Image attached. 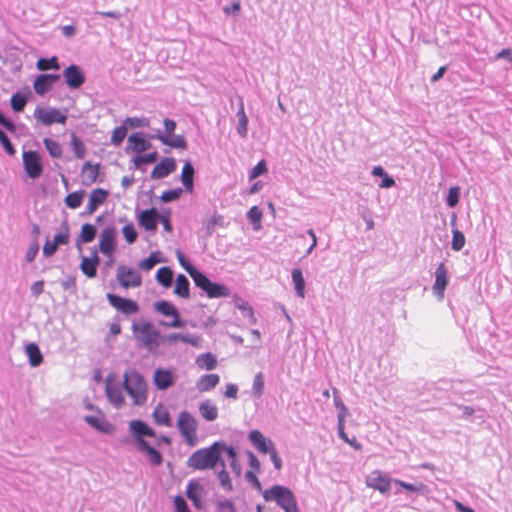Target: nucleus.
<instances>
[{"instance_id":"nucleus-1","label":"nucleus","mask_w":512,"mask_h":512,"mask_svg":"<svg viewBox=\"0 0 512 512\" xmlns=\"http://www.w3.org/2000/svg\"><path fill=\"white\" fill-rule=\"evenodd\" d=\"M134 339L140 347L154 351L160 345V332L153 323L147 320H135L131 326Z\"/></svg>"},{"instance_id":"nucleus-2","label":"nucleus","mask_w":512,"mask_h":512,"mask_svg":"<svg viewBox=\"0 0 512 512\" xmlns=\"http://www.w3.org/2000/svg\"><path fill=\"white\" fill-rule=\"evenodd\" d=\"M266 502H276L284 512H299L294 493L286 486L273 485L270 489L262 491Z\"/></svg>"},{"instance_id":"nucleus-3","label":"nucleus","mask_w":512,"mask_h":512,"mask_svg":"<svg viewBox=\"0 0 512 512\" xmlns=\"http://www.w3.org/2000/svg\"><path fill=\"white\" fill-rule=\"evenodd\" d=\"M123 387L135 405L141 406L147 401V384L136 370H127L123 375Z\"/></svg>"},{"instance_id":"nucleus-4","label":"nucleus","mask_w":512,"mask_h":512,"mask_svg":"<svg viewBox=\"0 0 512 512\" xmlns=\"http://www.w3.org/2000/svg\"><path fill=\"white\" fill-rule=\"evenodd\" d=\"M219 441L211 446L195 451L187 461V466L195 470L212 469L219 463Z\"/></svg>"},{"instance_id":"nucleus-5","label":"nucleus","mask_w":512,"mask_h":512,"mask_svg":"<svg viewBox=\"0 0 512 512\" xmlns=\"http://www.w3.org/2000/svg\"><path fill=\"white\" fill-rule=\"evenodd\" d=\"M248 439L258 452L270 455V459L273 462L274 468L276 470H280L282 468V460L278 456L275 444L271 439L266 438L258 430L250 431L248 434Z\"/></svg>"},{"instance_id":"nucleus-6","label":"nucleus","mask_w":512,"mask_h":512,"mask_svg":"<svg viewBox=\"0 0 512 512\" xmlns=\"http://www.w3.org/2000/svg\"><path fill=\"white\" fill-rule=\"evenodd\" d=\"M195 285L203 290L209 298H222L230 295V290L225 285L212 282L204 273L200 272L193 279Z\"/></svg>"},{"instance_id":"nucleus-7","label":"nucleus","mask_w":512,"mask_h":512,"mask_svg":"<svg viewBox=\"0 0 512 512\" xmlns=\"http://www.w3.org/2000/svg\"><path fill=\"white\" fill-rule=\"evenodd\" d=\"M178 429L189 445L195 444L197 422L187 411L180 412L177 421Z\"/></svg>"},{"instance_id":"nucleus-8","label":"nucleus","mask_w":512,"mask_h":512,"mask_svg":"<svg viewBox=\"0 0 512 512\" xmlns=\"http://www.w3.org/2000/svg\"><path fill=\"white\" fill-rule=\"evenodd\" d=\"M153 308L156 312L164 315L173 317L170 322L162 321L161 325L171 328H182L184 327V321L180 319V314L177 308L169 301L160 300L153 304Z\"/></svg>"},{"instance_id":"nucleus-9","label":"nucleus","mask_w":512,"mask_h":512,"mask_svg":"<svg viewBox=\"0 0 512 512\" xmlns=\"http://www.w3.org/2000/svg\"><path fill=\"white\" fill-rule=\"evenodd\" d=\"M34 118L47 126L53 123L64 124L67 119L66 115L57 108H44L40 106L36 107Z\"/></svg>"},{"instance_id":"nucleus-10","label":"nucleus","mask_w":512,"mask_h":512,"mask_svg":"<svg viewBox=\"0 0 512 512\" xmlns=\"http://www.w3.org/2000/svg\"><path fill=\"white\" fill-rule=\"evenodd\" d=\"M117 280L123 288L139 287L142 284V276L138 271L124 265L117 268Z\"/></svg>"},{"instance_id":"nucleus-11","label":"nucleus","mask_w":512,"mask_h":512,"mask_svg":"<svg viewBox=\"0 0 512 512\" xmlns=\"http://www.w3.org/2000/svg\"><path fill=\"white\" fill-rule=\"evenodd\" d=\"M23 166L25 172L31 179L39 178L43 172L41 158L36 151L23 152Z\"/></svg>"},{"instance_id":"nucleus-12","label":"nucleus","mask_w":512,"mask_h":512,"mask_svg":"<svg viewBox=\"0 0 512 512\" xmlns=\"http://www.w3.org/2000/svg\"><path fill=\"white\" fill-rule=\"evenodd\" d=\"M113 376L109 375L106 379V396L109 399V401L114 405L116 408H120L123 406L125 399L123 395V383L120 382H114Z\"/></svg>"},{"instance_id":"nucleus-13","label":"nucleus","mask_w":512,"mask_h":512,"mask_svg":"<svg viewBox=\"0 0 512 512\" xmlns=\"http://www.w3.org/2000/svg\"><path fill=\"white\" fill-rule=\"evenodd\" d=\"M392 479L385 473L375 470L366 477V485L380 493L385 494L391 488Z\"/></svg>"},{"instance_id":"nucleus-14","label":"nucleus","mask_w":512,"mask_h":512,"mask_svg":"<svg viewBox=\"0 0 512 512\" xmlns=\"http://www.w3.org/2000/svg\"><path fill=\"white\" fill-rule=\"evenodd\" d=\"M107 300L112 307L125 315L135 314L139 310V306L135 301L122 298L116 294L108 293Z\"/></svg>"},{"instance_id":"nucleus-15","label":"nucleus","mask_w":512,"mask_h":512,"mask_svg":"<svg viewBox=\"0 0 512 512\" xmlns=\"http://www.w3.org/2000/svg\"><path fill=\"white\" fill-rule=\"evenodd\" d=\"M63 77L66 85L70 89H79L85 83V74L82 69L75 64L69 65L63 71Z\"/></svg>"},{"instance_id":"nucleus-16","label":"nucleus","mask_w":512,"mask_h":512,"mask_svg":"<svg viewBox=\"0 0 512 512\" xmlns=\"http://www.w3.org/2000/svg\"><path fill=\"white\" fill-rule=\"evenodd\" d=\"M116 233L115 227H105L100 234L99 249L107 256H111L116 248Z\"/></svg>"},{"instance_id":"nucleus-17","label":"nucleus","mask_w":512,"mask_h":512,"mask_svg":"<svg viewBox=\"0 0 512 512\" xmlns=\"http://www.w3.org/2000/svg\"><path fill=\"white\" fill-rule=\"evenodd\" d=\"M176 379L177 376L172 370L157 368L154 371L153 383L158 390H167L174 385Z\"/></svg>"},{"instance_id":"nucleus-18","label":"nucleus","mask_w":512,"mask_h":512,"mask_svg":"<svg viewBox=\"0 0 512 512\" xmlns=\"http://www.w3.org/2000/svg\"><path fill=\"white\" fill-rule=\"evenodd\" d=\"M129 430L137 443L140 446L141 441H146L144 437H155V431L149 427L142 420H132L129 422Z\"/></svg>"},{"instance_id":"nucleus-19","label":"nucleus","mask_w":512,"mask_h":512,"mask_svg":"<svg viewBox=\"0 0 512 512\" xmlns=\"http://www.w3.org/2000/svg\"><path fill=\"white\" fill-rule=\"evenodd\" d=\"M448 284V271L445 264L442 262L435 270V282L433 284V292L439 298L443 299L444 291Z\"/></svg>"},{"instance_id":"nucleus-20","label":"nucleus","mask_w":512,"mask_h":512,"mask_svg":"<svg viewBox=\"0 0 512 512\" xmlns=\"http://www.w3.org/2000/svg\"><path fill=\"white\" fill-rule=\"evenodd\" d=\"M59 79V74H40L34 80L33 88L36 94L43 96L51 89L52 85Z\"/></svg>"},{"instance_id":"nucleus-21","label":"nucleus","mask_w":512,"mask_h":512,"mask_svg":"<svg viewBox=\"0 0 512 512\" xmlns=\"http://www.w3.org/2000/svg\"><path fill=\"white\" fill-rule=\"evenodd\" d=\"M151 143L146 140L142 133H132L127 139L126 152L142 153L150 149Z\"/></svg>"},{"instance_id":"nucleus-22","label":"nucleus","mask_w":512,"mask_h":512,"mask_svg":"<svg viewBox=\"0 0 512 512\" xmlns=\"http://www.w3.org/2000/svg\"><path fill=\"white\" fill-rule=\"evenodd\" d=\"M175 169V160L173 158L166 157L155 165L150 176L152 179H162L174 172Z\"/></svg>"},{"instance_id":"nucleus-23","label":"nucleus","mask_w":512,"mask_h":512,"mask_svg":"<svg viewBox=\"0 0 512 512\" xmlns=\"http://www.w3.org/2000/svg\"><path fill=\"white\" fill-rule=\"evenodd\" d=\"M462 414L460 418L470 420L472 422L483 423L486 417V410L481 407L474 408L472 406L454 404Z\"/></svg>"},{"instance_id":"nucleus-24","label":"nucleus","mask_w":512,"mask_h":512,"mask_svg":"<svg viewBox=\"0 0 512 512\" xmlns=\"http://www.w3.org/2000/svg\"><path fill=\"white\" fill-rule=\"evenodd\" d=\"M159 213L155 208L144 210L140 213L138 222L147 231H155L157 229Z\"/></svg>"},{"instance_id":"nucleus-25","label":"nucleus","mask_w":512,"mask_h":512,"mask_svg":"<svg viewBox=\"0 0 512 512\" xmlns=\"http://www.w3.org/2000/svg\"><path fill=\"white\" fill-rule=\"evenodd\" d=\"M107 197L108 191L101 188L94 189L89 196L85 214L92 215L106 201Z\"/></svg>"},{"instance_id":"nucleus-26","label":"nucleus","mask_w":512,"mask_h":512,"mask_svg":"<svg viewBox=\"0 0 512 512\" xmlns=\"http://www.w3.org/2000/svg\"><path fill=\"white\" fill-rule=\"evenodd\" d=\"M202 224L206 230V234L211 236L216 227H224V217L220 215L216 210H213L210 215H206L202 221Z\"/></svg>"},{"instance_id":"nucleus-27","label":"nucleus","mask_w":512,"mask_h":512,"mask_svg":"<svg viewBox=\"0 0 512 512\" xmlns=\"http://www.w3.org/2000/svg\"><path fill=\"white\" fill-rule=\"evenodd\" d=\"M99 257L94 251L92 257L83 256L81 259L80 269L88 278H94L97 274Z\"/></svg>"},{"instance_id":"nucleus-28","label":"nucleus","mask_w":512,"mask_h":512,"mask_svg":"<svg viewBox=\"0 0 512 512\" xmlns=\"http://www.w3.org/2000/svg\"><path fill=\"white\" fill-rule=\"evenodd\" d=\"M137 450L141 453H144L153 466H159L163 461L161 453L150 446L147 441H141L140 446L137 447Z\"/></svg>"},{"instance_id":"nucleus-29","label":"nucleus","mask_w":512,"mask_h":512,"mask_svg":"<svg viewBox=\"0 0 512 512\" xmlns=\"http://www.w3.org/2000/svg\"><path fill=\"white\" fill-rule=\"evenodd\" d=\"M84 421L99 432L105 434H111L113 432V425L103 418L86 415Z\"/></svg>"},{"instance_id":"nucleus-30","label":"nucleus","mask_w":512,"mask_h":512,"mask_svg":"<svg viewBox=\"0 0 512 512\" xmlns=\"http://www.w3.org/2000/svg\"><path fill=\"white\" fill-rule=\"evenodd\" d=\"M220 381V377L218 374H206L202 375L197 383L196 387L200 392H207L215 388Z\"/></svg>"},{"instance_id":"nucleus-31","label":"nucleus","mask_w":512,"mask_h":512,"mask_svg":"<svg viewBox=\"0 0 512 512\" xmlns=\"http://www.w3.org/2000/svg\"><path fill=\"white\" fill-rule=\"evenodd\" d=\"M202 490V486L195 480H190L187 484L186 496L189 500H191L195 507L201 508L202 500L200 491Z\"/></svg>"},{"instance_id":"nucleus-32","label":"nucleus","mask_w":512,"mask_h":512,"mask_svg":"<svg viewBox=\"0 0 512 512\" xmlns=\"http://www.w3.org/2000/svg\"><path fill=\"white\" fill-rule=\"evenodd\" d=\"M199 413L206 421H214L218 418V408L210 400L202 401L199 404Z\"/></svg>"},{"instance_id":"nucleus-33","label":"nucleus","mask_w":512,"mask_h":512,"mask_svg":"<svg viewBox=\"0 0 512 512\" xmlns=\"http://www.w3.org/2000/svg\"><path fill=\"white\" fill-rule=\"evenodd\" d=\"M237 117H238V126H237V133L242 137L245 138L247 136L248 131V117L244 110V102L242 97H239V108L237 111Z\"/></svg>"},{"instance_id":"nucleus-34","label":"nucleus","mask_w":512,"mask_h":512,"mask_svg":"<svg viewBox=\"0 0 512 512\" xmlns=\"http://www.w3.org/2000/svg\"><path fill=\"white\" fill-rule=\"evenodd\" d=\"M174 293L184 299H188L190 297V283L185 275L179 274L177 276Z\"/></svg>"},{"instance_id":"nucleus-35","label":"nucleus","mask_w":512,"mask_h":512,"mask_svg":"<svg viewBox=\"0 0 512 512\" xmlns=\"http://www.w3.org/2000/svg\"><path fill=\"white\" fill-rule=\"evenodd\" d=\"M194 167L190 162H186L181 173V181L188 192H192L194 188Z\"/></svg>"},{"instance_id":"nucleus-36","label":"nucleus","mask_w":512,"mask_h":512,"mask_svg":"<svg viewBox=\"0 0 512 512\" xmlns=\"http://www.w3.org/2000/svg\"><path fill=\"white\" fill-rule=\"evenodd\" d=\"M25 351L32 367H37L42 363L43 356L37 344L29 343L26 345Z\"/></svg>"},{"instance_id":"nucleus-37","label":"nucleus","mask_w":512,"mask_h":512,"mask_svg":"<svg viewBox=\"0 0 512 512\" xmlns=\"http://www.w3.org/2000/svg\"><path fill=\"white\" fill-rule=\"evenodd\" d=\"M153 419L156 424L171 427L172 420L169 412L162 405H158L153 411Z\"/></svg>"},{"instance_id":"nucleus-38","label":"nucleus","mask_w":512,"mask_h":512,"mask_svg":"<svg viewBox=\"0 0 512 512\" xmlns=\"http://www.w3.org/2000/svg\"><path fill=\"white\" fill-rule=\"evenodd\" d=\"M97 230L92 224H83L81 227V233L77 239V246L80 248L82 243H90L95 239Z\"/></svg>"},{"instance_id":"nucleus-39","label":"nucleus","mask_w":512,"mask_h":512,"mask_svg":"<svg viewBox=\"0 0 512 512\" xmlns=\"http://www.w3.org/2000/svg\"><path fill=\"white\" fill-rule=\"evenodd\" d=\"M292 281L294 284L297 296L304 298L305 296V280L301 269L295 268L291 273Z\"/></svg>"},{"instance_id":"nucleus-40","label":"nucleus","mask_w":512,"mask_h":512,"mask_svg":"<svg viewBox=\"0 0 512 512\" xmlns=\"http://www.w3.org/2000/svg\"><path fill=\"white\" fill-rule=\"evenodd\" d=\"M70 239V228L67 220H64L61 223L59 228V232L54 235L53 243L58 247L59 245H65L69 242Z\"/></svg>"},{"instance_id":"nucleus-41","label":"nucleus","mask_w":512,"mask_h":512,"mask_svg":"<svg viewBox=\"0 0 512 512\" xmlns=\"http://www.w3.org/2000/svg\"><path fill=\"white\" fill-rule=\"evenodd\" d=\"M163 144L168 145L173 148L186 149L187 142L184 136L182 135H174L172 138H169L165 135H158L157 137Z\"/></svg>"},{"instance_id":"nucleus-42","label":"nucleus","mask_w":512,"mask_h":512,"mask_svg":"<svg viewBox=\"0 0 512 512\" xmlns=\"http://www.w3.org/2000/svg\"><path fill=\"white\" fill-rule=\"evenodd\" d=\"M156 280L165 288H169L173 281V271L169 267H161L156 273Z\"/></svg>"},{"instance_id":"nucleus-43","label":"nucleus","mask_w":512,"mask_h":512,"mask_svg":"<svg viewBox=\"0 0 512 512\" xmlns=\"http://www.w3.org/2000/svg\"><path fill=\"white\" fill-rule=\"evenodd\" d=\"M84 196V190L69 193L65 198V204L71 209H76L81 206Z\"/></svg>"},{"instance_id":"nucleus-44","label":"nucleus","mask_w":512,"mask_h":512,"mask_svg":"<svg viewBox=\"0 0 512 512\" xmlns=\"http://www.w3.org/2000/svg\"><path fill=\"white\" fill-rule=\"evenodd\" d=\"M36 67L40 71H46L49 69H54V70L60 69L58 58L56 56H52L49 59L40 58L36 63Z\"/></svg>"},{"instance_id":"nucleus-45","label":"nucleus","mask_w":512,"mask_h":512,"mask_svg":"<svg viewBox=\"0 0 512 512\" xmlns=\"http://www.w3.org/2000/svg\"><path fill=\"white\" fill-rule=\"evenodd\" d=\"M176 257L179 261V264L185 269V271L191 276L192 279L196 277L200 271L197 270L185 257V255L180 251H176Z\"/></svg>"},{"instance_id":"nucleus-46","label":"nucleus","mask_w":512,"mask_h":512,"mask_svg":"<svg viewBox=\"0 0 512 512\" xmlns=\"http://www.w3.org/2000/svg\"><path fill=\"white\" fill-rule=\"evenodd\" d=\"M197 364L201 368L213 370L216 367L217 361L214 355L211 353H205L198 356Z\"/></svg>"},{"instance_id":"nucleus-47","label":"nucleus","mask_w":512,"mask_h":512,"mask_svg":"<svg viewBox=\"0 0 512 512\" xmlns=\"http://www.w3.org/2000/svg\"><path fill=\"white\" fill-rule=\"evenodd\" d=\"M262 216L263 213L257 206H252L247 212V219L253 225L255 230L260 229Z\"/></svg>"},{"instance_id":"nucleus-48","label":"nucleus","mask_w":512,"mask_h":512,"mask_svg":"<svg viewBox=\"0 0 512 512\" xmlns=\"http://www.w3.org/2000/svg\"><path fill=\"white\" fill-rule=\"evenodd\" d=\"M43 143L51 157L60 158L62 156V148L57 141L50 138H45Z\"/></svg>"},{"instance_id":"nucleus-49","label":"nucleus","mask_w":512,"mask_h":512,"mask_svg":"<svg viewBox=\"0 0 512 512\" xmlns=\"http://www.w3.org/2000/svg\"><path fill=\"white\" fill-rule=\"evenodd\" d=\"M71 145L76 158L82 159L86 154V147L84 143L75 134L71 136Z\"/></svg>"},{"instance_id":"nucleus-50","label":"nucleus","mask_w":512,"mask_h":512,"mask_svg":"<svg viewBox=\"0 0 512 512\" xmlns=\"http://www.w3.org/2000/svg\"><path fill=\"white\" fill-rule=\"evenodd\" d=\"M159 262L160 259L158 257V252H152L148 258L143 259L138 263V267L139 269L149 271Z\"/></svg>"},{"instance_id":"nucleus-51","label":"nucleus","mask_w":512,"mask_h":512,"mask_svg":"<svg viewBox=\"0 0 512 512\" xmlns=\"http://www.w3.org/2000/svg\"><path fill=\"white\" fill-rule=\"evenodd\" d=\"M264 392V377L262 372H258L254 376L252 393L255 397L260 398Z\"/></svg>"},{"instance_id":"nucleus-52","label":"nucleus","mask_w":512,"mask_h":512,"mask_svg":"<svg viewBox=\"0 0 512 512\" xmlns=\"http://www.w3.org/2000/svg\"><path fill=\"white\" fill-rule=\"evenodd\" d=\"M10 103H11L12 109L15 112H21L25 108V105L27 103V98L24 95L17 92L12 95Z\"/></svg>"},{"instance_id":"nucleus-53","label":"nucleus","mask_w":512,"mask_h":512,"mask_svg":"<svg viewBox=\"0 0 512 512\" xmlns=\"http://www.w3.org/2000/svg\"><path fill=\"white\" fill-rule=\"evenodd\" d=\"M158 157L157 152H152L144 155H140V153L133 159L134 165L136 168H140L142 164H149L156 162Z\"/></svg>"},{"instance_id":"nucleus-54","label":"nucleus","mask_w":512,"mask_h":512,"mask_svg":"<svg viewBox=\"0 0 512 512\" xmlns=\"http://www.w3.org/2000/svg\"><path fill=\"white\" fill-rule=\"evenodd\" d=\"M452 234H453V236H452L451 248L454 251H460L465 245V236L458 229H453Z\"/></svg>"},{"instance_id":"nucleus-55","label":"nucleus","mask_w":512,"mask_h":512,"mask_svg":"<svg viewBox=\"0 0 512 512\" xmlns=\"http://www.w3.org/2000/svg\"><path fill=\"white\" fill-rule=\"evenodd\" d=\"M127 134V127L122 125L116 127L111 136V143L115 146H120Z\"/></svg>"},{"instance_id":"nucleus-56","label":"nucleus","mask_w":512,"mask_h":512,"mask_svg":"<svg viewBox=\"0 0 512 512\" xmlns=\"http://www.w3.org/2000/svg\"><path fill=\"white\" fill-rule=\"evenodd\" d=\"M221 466H222V469L218 473L219 482L224 489H226L227 491H231L233 489V486H232V482L230 480V476L225 469L224 461H221Z\"/></svg>"},{"instance_id":"nucleus-57","label":"nucleus","mask_w":512,"mask_h":512,"mask_svg":"<svg viewBox=\"0 0 512 512\" xmlns=\"http://www.w3.org/2000/svg\"><path fill=\"white\" fill-rule=\"evenodd\" d=\"M333 396H334V405L338 409V415L337 418L342 416V418H346L348 414V409L343 403L342 399L339 396V391L337 389L333 390Z\"/></svg>"},{"instance_id":"nucleus-58","label":"nucleus","mask_w":512,"mask_h":512,"mask_svg":"<svg viewBox=\"0 0 512 512\" xmlns=\"http://www.w3.org/2000/svg\"><path fill=\"white\" fill-rule=\"evenodd\" d=\"M394 482L399 485L400 487L410 491V492H417V493H423L426 486L422 483H418V484H412V483H407V482H404L402 480H394Z\"/></svg>"},{"instance_id":"nucleus-59","label":"nucleus","mask_w":512,"mask_h":512,"mask_svg":"<svg viewBox=\"0 0 512 512\" xmlns=\"http://www.w3.org/2000/svg\"><path fill=\"white\" fill-rule=\"evenodd\" d=\"M82 172H83V174H85L87 176V178L91 182H94L98 176L99 168H98V165H92L90 162H86L83 165Z\"/></svg>"},{"instance_id":"nucleus-60","label":"nucleus","mask_w":512,"mask_h":512,"mask_svg":"<svg viewBox=\"0 0 512 512\" xmlns=\"http://www.w3.org/2000/svg\"><path fill=\"white\" fill-rule=\"evenodd\" d=\"M459 197H460V188L459 187H451L449 189V192H448V195L446 198L447 205L450 208L455 207L459 202Z\"/></svg>"},{"instance_id":"nucleus-61","label":"nucleus","mask_w":512,"mask_h":512,"mask_svg":"<svg viewBox=\"0 0 512 512\" xmlns=\"http://www.w3.org/2000/svg\"><path fill=\"white\" fill-rule=\"evenodd\" d=\"M181 194H182L181 188L167 190L162 193L160 199L164 203H169V202L177 200L181 196Z\"/></svg>"},{"instance_id":"nucleus-62","label":"nucleus","mask_w":512,"mask_h":512,"mask_svg":"<svg viewBox=\"0 0 512 512\" xmlns=\"http://www.w3.org/2000/svg\"><path fill=\"white\" fill-rule=\"evenodd\" d=\"M217 512H237L234 503L229 500H218L216 502Z\"/></svg>"},{"instance_id":"nucleus-63","label":"nucleus","mask_w":512,"mask_h":512,"mask_svg":"<svg viewBox=\"0 0 512 512\" xmlns=\"http://www.w3.org/2000/svg\"><path fill=\"white\" fill-rule=\"evenodd\" d=\"M122 233L129 244H132L137 239V232L133 224H127L122 228Z\"/></svg>"},{"instance_id":"nucleus-64","label":"nucleus","mask_w":512,"mask_h":512,"mask_svg":"<svg viewBox=\"0 0 512 512\" xmlns=\"http://www.w3.org/2000/svg\"><path fill=\"white\" fill-rule=\"evenodd\" d=\"M38 251H39V244H38V241L37 240H34L29 248L27 249L26 251V254H25V260L27 263H31L34 261V259L36 258L37 254H38Z\"/></svg>"}]
</instances>
